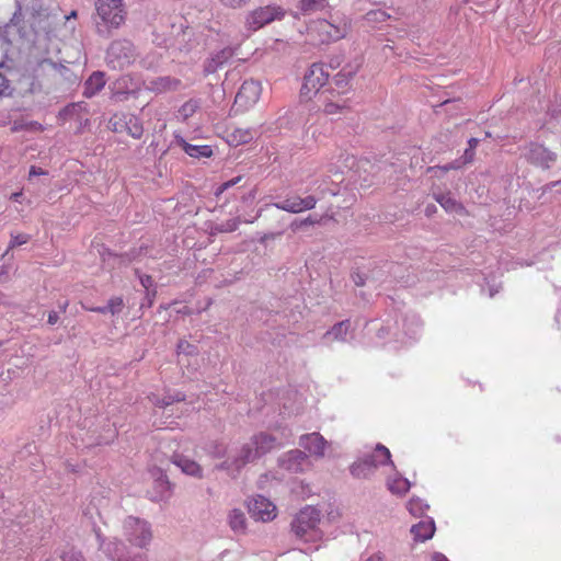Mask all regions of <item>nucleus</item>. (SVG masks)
<instances>
[{
	"mask_svg": "<svg viewBox=\"0 0 561 561\" xmlns=\"http://www.w3.org/2000/svg\"><path fill=\"white\" fill-rule=\"evenodd\" d=\"M353 75L354 71L352 70L347 71L346 69H343L342 71H340L334 78V83L339 88L337 90H344Z\"/></svg>",
	"mask_w": 561,
	"mask_h": 561,
	"instance_id": "obj_37",
	"label": "nucleus"
},
{
	"mask_svg": "<svg viewBox=\"0 0 561 561\" xmlns=\"http://www.w3.org/2000/svg\"><path fill=\"white\" fill-rule=\"evenodd\" d=\"M316 222V220L311 219L310 217L305 219L301 224L304 225H313Z\"/></svg>",
	"mask_w": 561,
	"mask_h": 561,
	"instance_id": "obj_60",
	"label": "nucleus"
},
{
	"mask_svg": "<svg viewBox=\"0 0 561 561\" xmlns=\"http://www.w3.org/2000/svg\"><path fill=\"white\" fill-rule=\"evenodd\" d=\"M325 169L329 173H332L334 175L343 173V167L337 165V163H335L333 161H329L325 165Z\"/></svg>",
	"mask_w": 561,
	"mask_h": 561,
	"instance_id": "obj_46",
	"label": "nucleus"
},
{
	"mask_svg": "<svg viewBox=\"0 0 561 561\" xmlns=\"http://www.w3.org/2000/svg\"><path fill=\"white\" fill-rule=\"evenodd\" d=\"M354 282L357 286H363L365 284L364 279L360 275L354 276Z\"/></svg>",
	"mask_w": 561,
	"mask_h": 561,
	"instance_id": "obj_56",
	"label": "nucleus"
},
{
	"mask_svg": "<svg viewBox=\"0 0 561 561\" xmlns=\"http://www.w3.org/2000/svg\"><path fill=\"white\" fill-rule=\"evenodd\" d=\"M453 168H455L453 164H448V165H445V167L443 168V170H444V171H448V170H450V169H453Z\"/></svg>",
	"mask_w": 561,
	"mask_h": 561,
	"instance_id": "obj_62",
	"label": "nucleus"
},
{
	"mask_svg": "<svg viewBox=\"0 0 561 561\" xmlns=\"http://www.w3.org/2000/svg\"><path fill=\"white\" fill-rule=\"evenodd\" d=\"M138 57L135 45L127 38H117L110 43L105 61L112 69H124L135 62Z\"/></svg>",
	"mask_w": 561,
	"mask_h": 561,
	"instance_id": "obj_8",
	"label": "nucleus"
},
{
	"mask_svg": "<svg viewBox=\"0 0 561 561\" xmlns=\"http://www.w3.org/2000/svg\"><path fill=\"white\" fill-rule=\"evenodd\" d=\"M110 125L115 133H121V131L125 130V125L123 123V115L114 116L113 118H111Z\"/></svg>",
	"mask_w": 561,
	"mask_h": 561,
	"instance_id": "obj_43",
	"label": "nucleus"
},
{
	"mask_svg": "<svg viewBox=\"0 0 561 561\" xmlns=\"http://www.w3.org/2000/svg\"><path fill=\"white\" fill-rule=\"evenodd\" d=\"M386 463L393 465L390 451L386 446L378 444L370 455L355 461L351 466L350 470L352 476L355 478H367L379 466H383Z\"/></svg>",
	"mask_w": 561,
	"mask_h": 561,
	"instance_id": "obj_9",
	"label": "nucleus"
},
{
	"mask_svg": "<svg viewBox=\"0 0 561 561\" xmlns=\"http://www.w3.org/2000/svg\"><path fill=\"white\" fill-rule=\"evenodd\" d=\"M185 399V396L181 392H176L174 394H168L165 396L164 398L160 399L158 396L156 394H151L149 396V400L157 407H160V408H164V407H168L170 404H172L173 402H179V401H183Z\"/></svg>",
	"mask_w": 561,
	"mask_h": 561,
	"instance_id": "obj_34",
	"label": "nucleus"
},
{
	"mask_svg": "<svg viewBox=\"0 0 561 561\" xmlns=\"http://www.w3.org/2000/svg\"><path fill=\"white\" fill-rule=\"evenodd\" d=\"M145 82L139 77L130 75L121 76L111 84L112 99L116 102H125L136 99L142 92Z\"/></svg>",
	"mask_w": 561,
	"mask_h": 561,
	"instance_id": "obj_11",
	"label": "nucleus"
},
{
	"mask_svg": "<svg viewBox=\"0 0 561 561\" xmlns=\"http://www.w3.org/2000/svg\"><path fill=\"white\" fill-rule=\"evenodd\" d=\"M95 28L102 37H110L113 31L121 28L127 19L124 0H95Z\"/></svg>",
	"mask_w": 561,
	"mask_h": 561,
	"instance_id": "obj_3",
	"label": "nucleus"
},
{
	"mask_svg": "<svg viewBox=\"0 0 561 561\" xmlns=\"http://www.w3.org/2000/svg\"><path fill=\"white\" fill-rule=\"evenodd\" d=\"M122 537L137 548H146L152 540L151 525L139 517L126 516L121 525Z\"/></svg>",
	"mask_w": 561,
	"mask_h": 561,
	"instance_id": "obj_7",
	"label": "nucleus"
},
{
	"mask_svg": "<svg viewBox=\"0 0 561 561\" xmlns=\"http://www.w3.org/2000/svg\"><path fill=\"white\" fill-rule=\"evenodd\" d=\"M67 306H68V302H67V301H65L62 305H60V308L65 311V310H66V308H67Z\"/></svg>",
	"mask_w": 561,
	"mask_h": 561,
	"instance_id": "obj_63",
	"label": "nucleus"
},
{
	"mask_svg": "<svg viewBox=\"0 0 561 561\" xmlns=\"http://www.w3.org/2000/svg\"><path fill=\"white\" fill-rule=\"evenodd\" d=\"M41 174H45V172L36 167L31 168L30 178L35 176V175H41Z\"/></svg>",
	"mask_w": 561,
	"mask_h": 561,
	"instance_id": "obj_51",
	"label": "nucleus"
},
{
	"mask_svg": "<svg viewBox=\"0 0 561 561\" xmlns=\"http://www.w3.org/2000/svg\"><path fill=\"white\" fill-rule=\"evenodd\" d=\"M350 30V23L345 16L331 15L330 20H318L310 28V34L321 44H329L342 39Z\"/></svg>",
	"mask_w": 561,
	"mask_h": 561,
	"instance_id": "obj_6",
	"label": "nucleus"
},
{
	"mask_svg": "<svg viewBox=\"0 0 561 561\" xmlns=\"http://www.w3.org/2000/svg\"><path fill=\"white\" fill-rule=\"evenodd\" d=\"M407 507L412 515L422 516L428 510V504L420 497H412L408 502Z\"/></svg>",
	"mask_w": 561,
	"mask_h": 561,
	"instance_id": "obj_35",
	"label": "nucleus"
},
{
	"mask_svg": "<svg viewBox=\"0 0 561 561\" xmlns=\"http://www.w3.org/2000/svg\"><path fill=\"white\" fill-rule=\"evenodd\" d=\"M249 512L257 520L270 522L276 517V506L268 499L257 495L249 502Z\"/></svg>",
	"mask_w": 561,
	"mask_h": 561,
	"instance_id": "obj_15",
	"label": "nucleus"
},
{
	"mask_svg": "<svg viewBox=\"0 0 561 561\" xmlns=\"http://www.w3.org/2000/svg\"><path fill=\"white\" fill-rule=\"evenodd\" d=\"M141 284L144 287L148 288L152 284L151 277L150 276L142 277Z\"/></svg>",
	"mask_w": 561,
	"mask_h": 561,
	"instance_id": "obj_52",
	"label": "nucleus"
},
{
	"mask_svg": "<svg viewBox=\"0 0 561 561\" xmlns=\"http://www.w3.org/2000/svg\"><path fill=\"white\" fill-rule=\"evenodd\" d=\"M320 520V511L313 506H306L291 522V531L306 542H318L323 537V533L319 528Z\"/></svg>",
	"mask_w": 561,
	"mask_h": 561,
	"instance_id": "obj_5",
	"label": "nucleus"
},
{
	"mask_svg": "<svg viewBox=\"0 0 561 561\" xmlns=\"http://www.w3.org/2000/svg\"><path fill=\"white\" fill-rule=\"evenodd\" d=\"M351 332V322L350 320L341 321L334 324L329 331H327L322 340L325 343L330 342H347L348 335Z\"/></svg>",
	"mask_w": 561,
	"mask_h": 561,
	"instance_id": "obj_24",
	"label": "nucleus"
},
{
	"mask_svg": "<svg viewBox=\"0 0 561 561\" xmlns=\"http://www.w3.org/2000/svg\"><path fill=\"white\" fill-rule=\"evenodd\" d=\"M435 199L448 213L460 214L463 210L461 204H459L450 194H437L435 195Z\"/></svg>",
	"mask_w": 561,
	"mask_h": 561,
	"instance_id": "obj_32",
	"label": "nucleus"
},
{
	"mask_svg": "<svg viewBox=\"0 0 561 561\" xmlns=\"http://www.w3.org/2000/svg\"><path fill=\"white\" fill-rule=\"evenodd\" d=\"M8 94H10L9 80L5 78L3 73L0 72V96H4Z\"/></svg>",
	"mask_w": 561,
	"mask_h": 561,
	"instance_id": "obj_45",
	"label": "nucleus"
},
{
	"mask_svg": "<svg viewBox=\"0 0 561 561\" xmlns=\"http://www.w3.org/2000/svg\"><path fill=\"white\" fill-rule=\"evenodd\" d=\"M16 11L10 23L0 27V36L8 43L10 36L18 35L32 44L31 55L37 67L64 75L67 67L57 62L55 57L60 53V41L54 33L61 21L57 13H51L47 0H15Z\"/></svg>",
	"mask_w": 561,
	"mask_h": 561,
	"instance_id": "obj_1",
	"label": "nucleus"
},
{
	"mask_svg": "<svg viewBox=\"0 0 561 561\" xmlns=\"http://www.w3.org/2000/svg\"><path fill=\"white\" fill-rule=\"evenodd\" d=\"M387 486L391 493L403 495L410 490L411 483L408 479L396 474L387 480Z\"/></svg>",
	"mask_w": 561,
	"mask_h": 561,
	"instance_id": "obj_31",
	"label": "nucleus"
},
{
	"mask_svg": "<svg viewBox=\"0 0 561 561\" xmlns=\"http://www.w3.org/2000/svg\"><path fill=\"white\" fill-rule=\"evenodd\" d=\"M319 102L323 105L327 115L343 114L350 108L347 102H335V89H325L319 94Z\"/></svg>",
	"mask_w": 561,
	"mask_h": 561,
	"instance_id": "obj_20",
	"label": "nucleus"
},
{
	"mask_svg": "<svg viewBox=\"0 0 561 561\" xmlns=\"http://www.w3.org/2000/svg\"><path fill=\"white\" fill-rule=\"evenodd\" d=\"M234 55V49L225 47L213 54L204 65V72L206 75L215 73L218 69L222 68Z\"/></svg>",
	"mask_w": 561,
	"mask_h": 561,
	"instance_id": "obj_21",
	"label": "nucleus"
},
{
	"mask_svg": "<svg viewBox=\"0 0 561 561\" xmlns=\"http://www.w3.org/2000/svg\"><path fill=\"white\" fill-rule=\"evenodd\" d=\"M254 133L251 129L236 128L227 135V141L230 146H240L250 142Z\"/></svg>",
	"mask_w": 561,
	"mask_h": 561,
	"instance_id": "obj_28",
	"label": "nucleus"
},
{
	"mask_svg": "<svg viewBox=\"0 0 561 561\" xmlns=\"http://www.w3.org/2000/svg\"><path fill=\"white\" fill-rule=\"evenodd\" d=\"M190 111H193V105L190 103H186L182 106V112L187 113Z\"/></svg>",
	"mask_w": 561,
	"mask_h": 561,
	"instance_id": "obj_58",
	"label": "nucleus"
},
{
	"mask_svg": "<svg viewBox=\"0 0 561 561\" xmlns=\"http://www.w3.org/2000/svg\"><path fill=\"white\" fill-rule=\"evenodd\" d=\"M435 533V523L433 518H426L411 527V534L416 541H426L433 537Z\"/></svg>",
	"mask_w": 561,
	"mask_h": 561,
	"instance_id": "obj_25",
	"label": "nucleus"
},
{
	"mask_svg": "<svg viewBox=\"0 0 561 561\" xmlns=\"http://www.w3.org/2000/svg\"><path fill=\"white\" fill-rule=\"evenodd\" d=\"M468 142H469V149L470 150H474V148L477 147L479 140L477 138H471V139H469Z\"/></svg>",
	"mask_w": 561,
	"mask_h": 561,
	"instance_id": "obj_55",
	"label": "nucleus"
},
{
	"mask_svg": "<svg viewBox=\"0 0 561 561\" xmlns=\"http://www.w3.org/2000/svg\"><path fill=\"white\" fill-rule=\"evenodd\" d=\"M105 83H106V81H105L103 72H101V71L93 72L84 83L83 95L85 98L94 96L98 92H100L104 88Z\"/></svg>",
	"mask_w": 561,
	"mask_h": 561,
	"instance_id": "obj_27",
	"label": "nucleus"
},
{
	"mask_svg": "<svg viewBox=\"0 0 561 561\" xmlns=\"http://www.w3.org/2000/svg\"><path fill=\"white\" fill-rule=\"evenodd\" d=\"M432 561H449V560L443 553L434 552L432 556Z\"/></svg>",
	"mask_w": 561,
	"mask_h": 561,
	"instance_id": "obj_49",
	"label": "nucleus"
},
{
	"mask_svg": "<svg viewBox=\"0 0 561 561\" xmlns=\"http://www.w3.org/2000/svg\"><path fill=\"white\" fill-rule=\"evenodd\" d=\"M365 561H382V556L380 553H375L367 558Z\"/></svg>",
	"mask_w": 561,
	"mask_h": 561,
	"instance_id": "obj_54",
	"label": "nucleus"
},
{
	"mask_svg": "<svg viewBox=\"0 0 561 561\" xmlns=\"http://www.w3.org/2000/svg\"><path fill=\"white\" fill-rule=\"evenodd\" d=\"M325 7L327 3L324 0H300L298 10L301 14L308 15L318 11H322Z\"/></svg>",
	"mask_w": 561,
	"mask_h": 561,
	"instance_id": "obj_33",
	"label": "nucleus"
},
{
	"mask_svg": "<svg viewBox=\"0 0 561 561\" xmlns=\"http://www.w3.org/2000/svg\"><path fill=\"white\" fill-rule=\"evenodd\" d=\"M283 445L282 442L267 433L253 435L251 439L240 448L232 451L228 458L218 466V469L226 470L230 476H234L249 462H252L271 450Z\"/></svg>",
	"mask_w": 561,
	"mask_h": 561,
	"instance_id": "obj_2",
	"label": "nucleus"
},
{
	"mask_svg": "<svg viewBox=\"0 0 561 561\" xmlns=\"http://www.w3.org/2000/svg\"><path fill=\"white\" fill-rule=\"evenodd\" d=\"M412 323L415 328H419L420 327V320L417 318H413L412 319Z\"/></svg>",
	"mask_w": 561,
	"mask_h": 561,
	"instance_id": "obj_61",
	"label": "nucleus"
},
{
	"mask_svg": "<svg viewBox=\"0 0 561 561\" xmlns=\"http://www.w3.org/2000/svg\"><path fill=\"white\" fill-rule=\"evenodd\" d=\"M261 92L262 88L257 81H244L236 95L234 105L239 110L245 111L259 101Z\"/></svg>",
	"mask_w": 561,
	"mask_h": 561,
	"instance_id": "obj_14",
	"label": "nucleus"
},
{
	"mask_svg": "<svg viewBox=\"0 0 561 561\" xmlns=\"http://www.w3.org/2000/svg\"><path fill=\"white\" fill-rule=\"evenodd\" d=\"M11 129H12V131H16V130H19V127L16 125H14Z\"/></svg>",
	"mask_w": 561,
	"mask_h": 561,
	"instance_id": "obj_64",
	"label": "nucleus"
},
{
	"mask_svg": "<svg viewBox=\"0 0 561 561\" xmlns=\"http://www.w3.org/2000/svg\"><path fill=\"white\" fill-rule=\"evenodd\" d=\"M316 204L317 199L310 195L304 198L299 196H289L282 202L274 203L273 206L287 213L298 214L304 210L314 208Z\"/></svg>",
	"mask_w": 561,
	"mask_h": 561,
	"instance_id": "obj_17",
	"label": "nucleus"
},
{
	"mask_svg": "<svg viewBox=\"0 0 561 561\" xmlns=\"http://www.w3.org/2000/svg\"><path fill=\"white\" fill-rule=\"evenodd\" d=\"M196 352V347L192 344H190L187 341H180L179 344H178V353L181 354H186V355H192Z\"/></svg>",
	"mask_w": 561,
	"mask_h": 561,
	"instance_id": "obj_42",
	"label": "nucleus"
},
{
	"mask_svg": "<svg viewBox=\"0 0 561 561\" xmlns=\"http://www.w3.org/2000/svg\"><path fill=\"white\" fill-rule=\"evenodd\" d=\"M76 16H77V12L72 11L69 15H65L62 19H65L66 22H68L70 19H75Z\"/></svg>",
	"mask_w": 561,
	"mask_h": 561,
	"instance_id": "obj_59",
	"label": "nucleus"
},
{
	"mask_svg": "<svg viewBox=\"0 0 561 561\" xmlns=\"http://www.w3.org/2000/svg\"><path fill=\"white\" fill-rule=\"evenodd\" d=\"M299 444L304 447L311 456L322 458L329 443L319 433H310L300 437Z\"/></svg>",
	"mask_w": 561,
	"mask_h": 561,
	"instance_id": "obj_19",
	"label": "nucleus"
},
{
	"mask_svg": "<svg viewBox=\"0 0 561 561\" xmlns=\"http://www.w3.org/2000/svg\"><path fill=\"white\" fill-rule=\"evenodd\" d=\"M60 561H85L83 554L73 549L67 548L59 553Z\"/></svg>",
	"mask_w": 561,
	"mask_h": 561,
	"instance_id": "obj_36",
	"label": "nucleus"
},
{
	"mask_svg": "<svg viewBox=\"0 0 561 561\" xmlns=\"http://www.w3.org/2000/svg\"><path fill=\"white\" fill-rule=\"evenodd\" d=\"M99 549L112 561H146L142 554L130 556L125 542L116 537L105 538L100 530L95 531Z\"/></svg>",
	"mask_w": 561,
	"mask_h": 561,
	"instance_id": "obj_10",
	"label": "nucleus"
},
{
	"mask_svg": "<svg viewBox=\"0 0 561 561\" xmlns=\"http://www.w3.org/2000/svg\"><path fill=\"white\" fill-rule=\"evenodd\" d=\"M241 176H237V178H233L227 182H224L222 184H220L216 191H215V195L218 197L220 196L225 191H227L228 188L234 186L236 184H238L240 181H241Z\"/></svg>",
	"mask_w": 561,
	"mask_h": 561,
	"instance_id": "obj_40",
	"label": "nucleus"
},
{
	"mask_svg": "<svg viewBox=\"0 0 561 561\" xmlns=\"http://www.w3.org/2000/svg\"><path fill=\"white\" fill-rule=\"evenodd\" d=\"M58 320H59V316H58V313L56 311H50L48 313V320L47 321H48L49 324L54 325V324H56L58 322Z\"/></svg>",
	"mask_w": 561,
	"mask_h": 561,
	"instance_id": "obj_48",
	"label": "nucleus"
},
{
	"mask_svg": "<svg viewBox=\"0 0 561 561\" xmlns=\"http://www.w3.org/2000/svg\"><path fill=\"white\" fill-rule=\"evenodd\" d=\"M284 10L278 5H266L254 9L245 18V25L251 31H256L276 20H282Z\"/></svg>",
	"mask_w": 561,
	"mask_h": 561,
	"instance_id": "obj_13",
	"label": "nucleus"
},
{
	"mask_svg": "<svg viewBox=\"0 0 561 561\" xmlns=\"http://www.w3.org/2000/svg\"><path fill=\"white\" fill-rule=\"evenodd\" d=\"M28 240H30V236L26 233H19L16 236H12L10 244H9V249L25 244L28 242Z\"/></svg>",
	"mask_w": 561,
	"mask_h": 561,
	"instance_id": "obj_41",
	"label": "nucleus"
},
{
	"mask_svg": "<svg viewBox=\"0 0 561 561\" xmlns=\"http://www.w3.org/2000/svg\"><path fill=\"white\" fill-rule=\"evenodd\" d=\"M21 196H22V192H15V193L11 194L10 199H12L14 202H19Z\"/></svg>",
	"mask_w": 561,
	"mask_h": 561,
	"instance_id": "obj_57",
	"label": "nucleus"
},
{
	"mask_svg": "<svg viewBox=\"0 0 561 561\" xmlns=\"http://www.w3.org/2000/svg\"><path fill=\"white\" fill-rule=\"evenodd\" d=\"M123 299L119 297H114L108 300L107 309L111 314H118L123 309Z\"/></svg>",
	"mask_w": 561,
	"mask_h": 561,
	"instance_id": "obj_39",
	"label": "nucleus"
},
{
	"mask_svg": "<svg viewBox=\"0 0 561 561\" xmlns=\"http://www.w3.org/2000/svg\"><path fill=\"white\" fill-rule=\"evenodd\" d=\"M173 463L176 465L182 470V472H184L187 476L196 478H202L203 476V470L201 466L196 461L188 459L184 456L175 455L173 457Z\"/></svg>",
	"mask_w": 561,
	"mask_h": 561,
	"instance_id": "obj_26",
	"label": "nucleus"
},
{
	"mask_svg": "<svg viewBox=\"0 0 561 561\" xmlns=\"http://www.w3.org/2000/svg\"><path fill=\"white\" fill-rule=\"evenodd\" d=\"M174 144L181 147L185 153L192 158H209L213 156V149L207 145H191L182 136L174 137Z\"/></svg>",
	"mask_w": 561,
	"mask_h": 561,
	"instance_id": "obj_23",
	"label": "nucleus"
},
{
	"mask_svg": "<svg viewBox=\"0 0 561 561\" xmlns=\"http://www.w3.org/2000/svg\"><path fill=\"white\" fill-rule=\"evenodd\" d=\"M250 0H219V2L226 7L231 9H238L245 5Z\"/></svg>",
	"mask_w": 561,
	"mask_h": 561,
	"instance_id": "obj_44",
	"label": "nucleus"
},
{
	"mask_svg": "<svg viewBox=\"0 0 561 561\" xmlns=\"http://www.w3.org/2000/svg\"><path fill=\"white\" fill-rule=\"evenodd\" d=\"M473 158V150H470L469 148L465 151V161L469 162Z\"/></svg>",
	"mask_w": 561,
	"mask_h": 561,
	"instance_id": "obj_53",
	"label": "nucleus"
},
{
	"mask_svg": "<svg viewBox=\"0 0 561 561\" xmlns=\"http://www.w3.org/2000/svg\"><path fill=\"white\" fill-rule=\"evenodd\" d=\"M308 456L299 449H293L278 459L282 469L289 472H301L307 463Z\"/></svg>",
	"mask_w": 561,
	"mask_h": 561,
	"instance_id": "obj_18",
	"label": "nucleus"
},
{
	"mask_svg": "<svg viewBox=\"0 0 561 561\" xmlns=\"http://www.w3.org/2000/svg\"><path fill=\"white\" fill-rule=\"evenodd\" d=\"M90 311L99 312V313H110L107 309V305L104 307H95V308H87Z\"/></svg>",
	"mask_w": 561,
	"mask_h": 561,
	"instance_id": "obj_50",
	"label": "nucleus"
},
{
	"mask_svg": "<svg viewBox=\"0 0 561 561\" xmlns=\"http://www.w3.org/2000/svg\"><path fill=\"white\" fill-rule=\"evenodd\" d=\"M329 73L325 71L323 65H311L304 77L300 98L304 100H311L313 95L319 98V94L323 91L321 88L327 83Z\"/></svg>",
	"mask_w": 561,
	"mask_h": 561,
	"instance_id": "obj_12",
	"label": "nucleus"
},
{
	"mask_svg": "<svg viewBox=\"0 0 561 561\" xmlns=\"http://www.w3.org/2000/svg\"><path fill=\"white\" fill-rule=\"evenodd\" d=\"M346 90H335V102H347L350 103V99L344 96Z\"/></svg>",
	"mask_w": 561,
	"mask_h": 561,
	"instance_id": "obj_47",
	"label": "nucleus"
},
{
	"mask_svg": "<svg viewBox=\"0 0 561 561\" xmlns=\"http://www.w3.org/2000/svg\"><path fill=\"white\" fill-rule=\"evenodd\" d=\"M181 85L182 82L180 79L165 76L150 80L146 85V90L152 91L154 93H165L176 91Z\"/></svg>",
	"mask_w": 561,
	"mask_h": 561,
	"instance_id": "obj_22",
	"label": "nucleus"
},
{
	"mask_svg": "<svg viewBox=\"0 0 561 561\" xmlns=\"http://www.w3.org/2000/svg\"><path fill=\"white\" fill-rule=\"evenodd\" d=\"M239 222V218H232L225 222H221L219 226L216 227V230H218L219 232H232L237 230Z\"/></svg>",
	"mask_w": 561,
	"mask_h": 561,
	"instance_id": "obj_38",
	"label": "nucleus"
},
{
	"mask_svg": "<svg viewBox=\"0 0 561 561\" xmlns=\"http://www.w3.org/2000/svg\"><path fill=\"white\" fill-rule=\"evenodd\" d=\"M228 525L234 533H244L247 528V518L239 508H233L228 513Z\"/></svg>",
	"mask_w": 561,
	"mask_h": 561,
	"instance_id": "obj_29",
	"label": "nucleus"
},
{
	"mask_svg": "<svg viewBox=\"0 0 561 561\" xmlns=\"http://www.w3.org/2000/svg\"><path fill=\"white\" fill-rule=\"evenodd\" d=\"M123 123L125 130L133 138L139 139L142 136L144 127L141 121L135 115H123Z\"/></svg>",
	"mask_w": 561,
	"mask_h": 561,
	"instance_id": "obj_30",
	"label": "nucleus"
},
{
	"mask_svg": "<svg viewBox=\"0 0 561 561\" xmlns=\"http://www.w3.org/2000/svg\"><path fill=\"white\" fill-rule=\"evenodd\" d=\"M525 157L528 162L542 169H549L557 160V153L539 144H530Z\"/></svg>",
	"mask_w": 561,
	"mask_h": 561,
	"instance_id": "obj_16",
	"label": "nucleus"
},
{
	"mask_svg": "<svg viewBox=\"0 0 561 561\" xmlns=\"http://www.w3.org/2000/svg\"><path fill=\"white\" fill-rule=\"evenodd\" d=\"M193 36V30L181 15L164 16L156 30V41L160 45L187 49Z\"/></svg>",
	"mask_w": 561,
	"mask_h": 561,
	"instance_id": "obj_4",
	"label": "nucleus"
}]
</instances>
